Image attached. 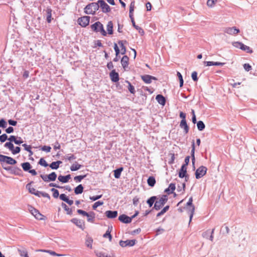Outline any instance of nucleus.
<instances>
[{
  "mask_svg": "<svg viewBox=\"0 0 257 257\" xmlns=\"http://www.w3.org/2000/svg\"><path fill=\"white\" fill-rule=\"evenodd\" d=\"M99 9V4L97 3H92L87 5L84 8V12L88 15H93Z\"/></svg>",
  "mask_w": 257,
  "mask_h": 257,
  "instance_id": "1",
  "label": "nucleus"
},
{
  "mask_svg": "<svg viewBox=\"0 0 257 257\" xmlns=\"http://www.w3.org/2000/svg\"><path fill=\"white\" fill-rule=\"evenodd\" d=\"M158 200L155 201L154 209L156 210H160L167 202L168 198L166 195H162L160 198H158Z\"/></svg>",
  "mask_w": 257,
  "mask_h": 257,
  "instance_id": "2",
  "label": "nucleus"
},
{
  "mask_svg": "<svg viewBox=\"0 0 257 257\" xmlns=\"http://www.w3.org/2000/svg\"><path fill=\"white\" fill-rule=\"evenodd\" d=\"M91 29L96 32H100L102 35L105 36L107 33L104 29L103 25L100 22H97L91 25Z\"/></svg>",
  "mask_w": 257,
  "mask_h": 257,
  "instance_id": "3",
  "label": "nucleus"
},
{
  "mask_svg": "<svg viewBox=\"0 0 257 257\" xmlns=\"http://www.w3.org/2000/svg\"><path fill=\"white\" fill-rule=\"evenodd\" d=\"M40 177L45 182L54 181L56 179L57 174L52 172L48 175L41 174Z\"/></svg>",
  "mask_w": 257,
  "mask_h": 257,
  "instance_id": "4",
  "label": "nucleus"
},
{
  "mask_svg": "<svg viewBox=\"0 0 257 257\" xmlns=\"http://www.w3.org/2000/svg\"><path fill=\"white\" fill-rule=\"evenodd\" d=\"M207 171L206 167L202 166L199 167L196 171L195 177L196 179H200L204 176Z\"/></svg>",
  "mask_w": 257,
  "mask_h": 257,
  "instance_id": "5",
  "label": "nucleus"
},
{
  "mask_svg": "<svg viewBox=\"0 0 257 257\" xmlns=\"http://www.w3.org/2000/svg\"><path fill=\"white\" fill-rule=\"evenodd\" d=\"M1 158L0 162L2 163H6L9 165H15L17 163V161L11 157L3 155L2 157H1Z\"/></svg>",
  "mask_w": 257,
  "mask_h": 257,
  "instance_id": "6",
  "label": "nucleus"
},
{
  "mask_svg": "<svg viewBox=\"0 0 257 257\" xmlns=\"http://www.w3.org/2000/svg\"><path fill=\"white\" fill-rule=\"evenodd\" d=\"M98 4H99V8L100 7L102 9L103 13H106L110 12V8L109 6L103 0H99Z\"/></svg>",
  "mask_w": 257,
  "mask_h": 257,
  "instance_id": "7",
  "label": "nucleus"
},
{
  "mask_svg": "<svg viewBox=\"0 0 257 257\" xmlns=\"http://www.w3.org/2000/svg\"><path fill=\"white\" fill-rule=\"evenodd\" d=\"M29 210L31 214L33 215L36 219L39 220H42L43 219V215H42L36 209L34 208L32 206H30L29 207Z\"/></svg>",
  "mask_w": 257,
  "mask_h": 257,
  "instance_id": "8",
  "label": "nucleus"
},
{
  "mask_svg": "<svg viewBox=\"0 0 257 257\" xmlns=\"http://www.w3.org/2000/svg\"><path fill=\"white\" fill-rule=\"evenodd\" d=\"M224 32L229 35H234L239 33L240 30L235 27H226L224 29Z\"/></svg>",
  "mask_w": 257,
  "mask_h": 257,
  "instance_id": "9",
  "label": "nucleus"
},
{
  "mask_svg": "<svg viewBox=\"0 0 257 257\" xmlns=\"http://www.w3.org/2000/svg\"><path fill=\"white\" fill-rule=\"evenodd\" d=\"M89 20L90 17L89 16H84L79 18L78 22L80 26L85 27L89 24Z\"/></svg>",
  "mask_w": 257,
  "mask_h": 257,
  "instance_id": "10",
  "label": "nucleus"
},
{
  "mask_svg": "<svg viewBox=\"0 0 257 257\" xmlns=\"http://www.w3.org/2000/svg\"><path fill=\"white\" fill-rule=\"evenodd\" d=\"M136 242V240L132 239V240H126L125 241L120 240L119 242V245L121 247H126V246H134Z\"/></svg>",
  "mask_w": 257,
  "mask_h": 257,
  "instance_id": "11",
  "label": "nucleus"
},
{
  "mask_svg": "<svg viewBox=\"0 0 257 257\" xmlns=\"http://www.w3.org/2000/svg\"><path fill=\"white\" fill-rule=\"evenodd\" d=\"M187 166L182 165L179 172V177L181 178H185V181H187L189 177L186 175Z\"/></svg>",
  "mask_w": 257,
  "mask_h": 257,
  "instance_id": "12",
  "label": "nucleus"
},
{
  "mask_svg": "<svg viewBox=\"0 0 257 257\" xmlns=\"http://www.w3.org/2000/svg\"><path fill=\"white\" fill-rule=\"evenodd\" d=\"M192 202H193V198L192 197H191L189 198L188 202L186 204V206H190V215L189 222H190L192 220V218L193 217V214L194 213V211H195V207L192 204Z\"/></svg>",
  "mask_w": 257,
  "mask_h": 257,
  "instance_id": "13",
  "label": "nucleus"
},
{
  "mask_svg": "<svg viewBox=\"0 0 257 257\" xmlns=\"http://www.w3.org/2000/svg\"><path fill=\"white\" fill-rule=\"evenodd\" d=\"M109 76L111 80L113 82H116L119 80V75L115 70H112L109 74Z\"/></svg>",
  "mask_w": 257,
  "mask_h": 257,
  "instance_id": "14",
  "label": "nucleus"
},
{
  "mask_svg": "<svg viewBox=\"0 0 257 257\" xmlns=\"http://www.w3.org/2000/svg\"><path fill=\"white\" fill-rule=\"evenodd\" d=\"M142 80L146 83L149 84L151 83L152 80H157L155 77L149 75H145L141 76Z\"/></svg>",
  "mask_w": 257,
  "mask_h": 257,
  "instance_id": "15",
  "label": "nucleus"
},
{
  "mask_svg": "<svg viewBox=\"0 0 257 257\" xmlns=\"http://www.w3.org/2000/svg\"><path fill=\"white\" fill-rule=\"evenodd\" d=\"M118 219L119 221L124 223H128L132 221L131 218L125 214H122L120 215L118 217Z\"/></svg>",
  "mask_w": 257,
  "mask_h": 257,
  "instance_id": "16",
  "label": "nucleus"
},
{
  "mask_svg": "<svg viewBox=\"0 0 257 257\" xmlns=\"http://www.w3.org/2000/svg\"><path fill=\"white\" fill-rule=\"evenodd\" d=\"M105 214L108 218L112 219L117 216V212L116 211L108 210L105 212Z\"/></svg>",
  "mask_w": 257,
  "mask_h": 257,
  "instance_id": "17",
  "label": "nucleus"
},
{
  "mask_svg": "<svg viewBox=\"0 0 257 257\" xmlns=\"http://www.w3.org/2000/svg\"><path fill=\"white\" fill-rule=\"evenodd\" d=\"M71 178V175H67L66 176H62L60 175L59 176L58 179L59 181L61 182L62 183H65L69 181V180Z\"/></svg>",
  "mask_w": 257,
  "mask_h": 257,
  "instance_id": "18",
  "label": "nucleus"
},
{
  "mask_svg": "<svg viewBox=\"0 0 257 257\" xmlns=\"http://www.w3.org/2000/svg\"><path fill=\"white\" fill-rule=\"evenodd\" d=\"M156 99L159 104L162 105H164L165 104L166 99L162 95H157L156 97Z\"/></svg>",
  "mask_w": 257,
  "mask_h": 257,
  "instance_id": "19",
  "label": "nucleus"
},
{
  "mask_svg": "<svg viewBox=\"0 0 257 257\" xmlns=\"http://www.w3.org/2000/svg\"><path fill=\"white\" fill-rule=\"evenodd\" d=\"M180 126L182 128L184 129V132L185 133V134H187L188 133L189 128L187 124L186 121H184V120H181L180 123Z\"/></svg>",
  "mask_w": 257,
  "mask_h": 257,
  "instance_id": "20",
  "label": "nucleus"
},
{
  "mask_svg": "<svg viewBox=\"0 0 257 257\" xmlns=\"http://www.w3.org/2000/svg\"><path fill=\"white\" fill-rule=\"evenodd\" d=\"M128 57L127 56H124L121 60V64L123 68L125 70V68L128 66Z\"/></svg>",
  "mask_w": 257,
  "mask_h": 257,
  "instance_id": "21",
  "label": "nucleus"
},
{
  "mask_svg": "<svg viewBox=\"0 0 257 257\" xmlns=\"http://www.w3.org/2000/svg\"><path fill=\"white\" fill-rule=\"evenodd\" d=\"M176 188L175 185L173 183H171L168 188L165 190V192L168 194H172Z\"/></svg>",
  "mask_w": 257,
  "mask_h": 257,
  "instance_id": "22",
  "label": "nucleus"
},
{
  "mask_svg": "<svg viewBox=\"0 0 257 257\" xmlns=\"http://www.w3.org/2000/svg\"><path fill=\"white\" fill-rule=\"evenodd\" d=\"M191 158H192V163L193 165L194 166L195 158V144L194 142H192V150L191 152Z\"/></svg>",
  "mask_w": 257,
  "mask_h": 257,
  "instance_id": "23",
  "label": "nucleus"
},
{
  "mask_svg": "<svg viewBox=\"0 0 257 257\" xmlns=\"http://www.w3.org/2000/svg\"><path fill=\"white\" fill-rule=\"evenodd\" d=\"M71 222L74 223L76 225L79 227L80 228H82L83 227V222L82 221L78 219L77 218H73L71 219Z\"/></svg>",
  "mask_w": 257,
  "mask_h": 257,
  "instance_id": "24",
  "label": "nucleus"
},
{
  "mask_svg": "<svg viewBox=\"0 0 257 257\" xmlns=\"http://www.w3.org/2000/svg\"><path fill=\"white\" fill-rule=\"evenodd\" d=\"M106 29L109 35L113 34V23L112 21H109L107 24Z\"/></svg>",
  "mask_w": 257,
  "mask_h": 257,
  "instance_id": "25",
  "label": "nucleus"
},
{
  "mask_svg": "<svg viewBox=\"0 0 257 257\" xmlns=\"http://www.w3.org/2000/svg\"><path fill=\"white\" fill-rule=\"evenodd\" d=\"M35 195L39 197L42 196L43 197L47 198L49 199H50V196L48 193L43 192L39 191L38 190L37 192H36Z\"/></svg>",
  "mask_w": 257,
  "mask_h": 257,
  "instance_id": "26",
  "label": "nucleus"
},
{
  "mask_svg": "<svg viewBox=\"0 0 257 257\" xmlns=\"http://www.w3.org/2000/svg\"><path fill=\"white\" fill-rule=\"evenodd\" d=\"M47 15V21L48 23H50L52 20V10L50 8H47L46 10Z\"/></svg>",
  "mask_w": 257,
  "mask_h": 257,
  "instance_id": "27",
  "label": "nucleus"
},
{
  "mask_svg": "<svg viewBox=\"0 0 257 257\" xmlns=\"http://www.w3.org/2000/svg\"><path fill=\"white\" fill-rule=\"evenodd\" d=\"M123 171V168L120 167L119 168L114 171V177L116 179H118L120 178V174L121 172Z\"/></svg>",
  "mask_w": 257,
  "mask_h": 257,
  "instance_id": "28",
  "label": "nucleus"
},
{
  "mask_svg": "<svg viewBox=\"0 0 257 257\" xmlns=\"http://www.w3.org/2000/svg\"><path fill=\"white\" fill-rule=\"evenodd\" d=\"M62 163L60 161H57L56 162H53L50 165V167L52 169H57L59 168V165Z\"/></svg>",
  "mask_w": 257,
  "mask_h": 257,
  "instance_id": "29",
  "label": "nucleus"
},
{
  "mask_svg": "<svg viewBox=\"0 0 257 257\" xmlns=\"http://www.w3.org/2000/svg\"><path fill=\"white\" fill-rule=\"evenodd\" d=\"M21 166L25 171H29L32 168L31 164L28 162L23 163L22 164Z\"/></svg>",
  "mask_w": 257,
  "mask_h": 257,
  "instance_id": "30",
  "label": "nucleus"
},
{
  "mask_svg": "<svg viewBox=\"0 0 257 257\" xmlns=\"http://www.w3.org/2000/svg\"><path fill=\"white\" fill-rule=\"evenodd\" d=\"M81 167L82 166L81 165L79 164L77 162H75L71 165L70 167V170L72 171H75L80 169Z\"/></svg>",
  "mask_w": 257,
  "mask_h": 257,
  "instance_id": "31",
  "label": "nucleus"
},
{
  "mask_svg": "<svg viewBox=\"0 0 257 257\" xmlns=\"http://www.w3.org/2000/svg\"><path fill=\"white\" fill-rule=\"evenodd\" d=\"M83 187L81 184L79 185L74 189V192L76 194H79L83 192Z\"/></svg>",
  "mask_w": 257,
  "mask_h": 257,
  "instance_id": "32",
  "label": "nucleus"
},
{
  "mask_svg": "<svg viewBox=\"0 0 257 257\" xmlns=\"http://www.w3.org/2000/svg\"><path fill=\"white\" fill-rule=\"evenodd\" d=\"M157 199V197L156 196H152L147 200V203L150 207H152Z\"/></svg>",
  "mask_w": 257,
  "mask_h": 257,
  "instance_id": "33",
  "label": "nucleus"
},
{
  "mask_svg": "<svg viewBox=\"0 0 257 257\" xmlns=\"http://www.w3.org/2000/svg\"><path fill=\"white\" fill-rule=\"evenodd\" d=\"M147 182L151 187H153L156 183V180L154 177H150L148 179Z\"/></svg>",
  "mask_w": 257,
  "mask_h": 257,
  "instance_id": "34",
  "label": "nucleus"
},
{
  "mask_svg": "<svg viewBox=\"0 0 257 257\" xmlns=\"http://www.w3.org/2000/svg\"><path fill=\"white\" fill-rule=\"evenodd\" d=\"M125 82L128 84L127 88H128V90H129V91L132 94H135L136 92V91H135L134 86H133L131 84V83L127 80H126Z\"/></svg>",
  "mask_w": 257,
  "mask_h": 257,
  "instance_id": "35",
  "label": "nucleus"
},
{
  "mask_svg": "<svg viewBox=\"0 0 257 257\" xmlns=\"http://www.w3.org/2000/svg\"><path fill=\"white\" fill-rule=\"evenodd\" d=\"M197 126L199 131H202L205 128V125L202 121L199 120L197 122Z\"/></svg>",
  "mask_w": 257,
  "mask_h": 257,
  "instance_id": "36",
  "label": "nucleus"
},
{
  "mask_svg": "<svg viewBox=\"0 0 257 257\" xmlns=\"http://www.w3.org/2000/svg\"><path fill=\"white\" fill-rule=\"evenodd\" d=\"M87 217V221L89 222H92L95 217V214L93 212L87 213V215H86Z\"/></svg>",
  "mask_w": 257,
  "mask_h": 257,
  "instance_id": "37",
  "label": "nucleus"
},
{
  "mask_svg": "<svg viewBox=\"0 0 257 257\" xmlns=\"http://www.w3.org/2000/svg\"><path fill=\"white\" fill-rule=\"evenodd\" d=\"M26 188L28 189L30 193L34 194L35 195L36 192H37V190L35 189L34 188L31 187V183L28 184L26 185Z\"/></svg>",
  "mask_w": 257,
  "mask_h": 257,
  "instance_id": "38",
  "label": "nucleus"
},
{
  "mask_svg": "<svg viewBox=\"0 0 257 257\" xmlns=\"http://www.w3.org/2000/svg\"><path fill=\"white\" fill-rule=\"evenodd\" d=\"M240 49L245 51L247 53H251L252 52V50L250 49L249 47L243 44H242L241 47H240Z\"/></svg>",
  "mask_w": 257,
  "mask_h": 257,
  "instance_id": "39",
  "label": "nucleus"
},
{
  "mask_svg": "<svg viewBox=\"0 0 257 257\" xmlns=\"http://www.w3.org/2000/svg\"><path fill=\"white\" fill-rule=\"evenodd\" d=\"M118 44L121 48V54H124L126 52V49L124 46L123 41H119L118 42Z\"/></svg>",
  "mask_w": 257,
  "mask_h": 257,
  "instance_id": "40",
  "label": "nucleus"
},
{
  "mask_svg": "<svg viewBox=\"0 0 257 257\" xmlns=\"http://www.w3.org/2000/svg\"><path fill=\"white\" fill-rule=\"evenodd\" d=\"M20 151H21L20 147H16L15 148L14 146H13V148L12 149V150H11V152L14 155L19 153L20 152Z\"/></svg>",
  "mask_w": 257,
  "mask_h": 257,
  "instance_id": "41",
  "label": "nucleus"
},
{
  "mask_svg": "<svg viewBox=\"0 0 257 257\" xmlns=\"http://www.w3.org/2000/svg\"><path fill=\"white\" fill-rule=\"evenodd\" d=\"M93 239L91 237H88L86 240V245L89 248H92V243Z\"/></svg>",
  "mask_w": 257,
  "mask_h": 257,
  "instance_id": "42",
  "label": "nucleus"
},
{
  "mask_svg": "<svg viewBox=\"0 0 257 257\" xmlns=\"http://www.w3.org/2000/svg\"><path fill=\"white\" fill-rule=\"evenodd\" d=\"M62 206L63 207V208L65 209V210L66 211L67 213L68 214L71 215L72 214V211L71 209L68 207L65 204L62 203Z\"/></svg>",
  "mask_w": 257,
  "mask_h": 257,
  "instance_id": "43",
  "label": "nucleus"
},
{
  "mask_svg": "<svg viewBox=\"0 0 257 257\" xmlns=\"http://www.w3.org/2000/svg\"><path fill=\"white\" fill-rule=\"evenodd\" d=\"M185 183H183L182 184L181 186H178L177 187V191L183 193L185 191Z\"/></svg>",
  "mask_w": 257,
  "mask_h": 257,
  "instance_id": "44",
  "label": "nucleus"
},
{
  "mask_svg": "<svg viewBox=\"0 0 257 257\" xmlns=\"http://www.w3.org/2000/svg\"><path fill=\"white\" fill-rule=\"evenodd\" d=\"M110 231L111 230H109V228L108 229V230L106 231L105 234H103V236L104 237H108L109 241H111L112 239V236L110 234Z\"/></svg>",
  "mask_w": 257,
  "mask_h": 257,
  "instance_id": "45",
  "label": "nucleus"
},
{
  "mask_svg": "<svg viewBox=\"0 0 257 257\" xmlns=\"http://www.w3.org/2000/svg\"><path fill=\"white\" fill-rule=\"evenodd\" d=\"M51 191L53 192V196L55 198H57L58 197L59 195V191L58 190L55 189V188H52L51 189Z\"/></svg>",
  "mask_w": 257,
  "mask_h": 257,
  "instance_id": "46",
  "label": "nucleus"
},
{
  "mask_svg": "<svg viewBox=\"0 0 257 257\" xmlns=\"http://www.w3.org/2000/svg\"><path fill=\"white\" fill-rule=\"evenodd\" d=\"M86 177V175H80V176H75L74 178V180L76 181V182H80L81 181V180L82 179H83L85 177Z\"/></svg>",
  "mask_w": 257,
  "mask_h": 257,
  "instance_id": "47",
  "label": "nucleus"
},
{
  "mask_svg": "<svg viewBox=\"0 0 257 257\" xmlns=\"http://www.w3.org/2000/svg\"><path fill=\"white\" fill-rule=\"evenodd\" d=\"M177 76L179 78V82H180V87H182L183 85V77L181 75V74L179 72H177Z\"/></svg>",
  "mask_w": 257,
  "mask_h": 257,
  "instance_id": "48",
  "label": "nucleus"
},
{
  "mask_svg": "<svg viewBox=\"0 0 257 257\" xmlns=\"http://www.w3.org/2000/svg\"><path fill=\"white\" fill-rule=\"evenodd\" d=\"M19 253L21 256L25 257L28 254L26 249H18Z\"/></svg>",
  "mask_w": 257,
  "mask_h": 257,
  "instance_id": "49",
  "label": "nucleus"
},
{
  "mask_svg": "<svg viewBox=\"0 0 257 257\" xmlns=\"http://www.w3.org/2000/svg\"><path fill=\"white\" fill-rule=\"evenodd\" d=\"M103 204V202L100 201H98L94 203L92 206V208L94 210H95L97 207L99 206L102 205Z\"/></svg>",
  "mask_w": 257,
  "mask_h": 257,
  "instance_id": "50",
  "label": "nucleus"
},
{
  "mask_svg": "<svg viewBox=\"0 0 257 257\" xmlns=\"http://www.w3.org/2000/svg\"><path fill=\"white\" fill-rule=\"evenodd\" d=\"M13 144L10 142H7L4 145L5 147L8 148L10 151L13 148Z\"/></svg>",
  "mask_w": 257,
  "mask_h": 257,
  "instance_id": "51",
  "label": "nucleus"
},
{
  "mask_svg": "<svg viewBox=\"0 0 257 257\" xmlns=\"http://www.w3.org/2000/svg\"><path fill=\"white\" fill-rule=\"evenodd\" d=\"M39 164L40 165L43 166L45 167H46L48 166V164H47V163L46 162V161L43 158L40 159V160H39Z\"/></svg>",
  "mask_w": 257,
  "mask_h": 257,
  "instance_id": "52",
  "label": "nucleus"
},
{
  "mask_svg": "<svg viewBox=\"0 0 257 257\" xmlns=\"http://www.w3.org/2000/svg\"><path fill=\"white\" fill-rule=\"evenodd\" d=\"M7 126V122L3 118L0 120V127L6 128Z\"/></svg>",
  "mask_w": 257,
  "mask_h": 257,
  "instance_id": "53",
  "label": "nucleus"
},
{
  "mask_svg": "<svg viewBox=\"0 0 257 257\" xmlns=\"http://www.w3.org/2000/svg\"><path fill=\"white\" fill-rule=\"evenodd\" d=\"M8 139V136L6 134H4L0 136V141L1 143L5 142Z\"/></svg>",
  "mask_w": 257,
  "mask_h": 257,
  "instance_id": "54",
  "label": "nucleus"
},
{
  "mask_svg": "<svg viewBox=\"0 0 257 257\" xmlns=\"http://www.w3.org/2000/svg\"><path fill=\"white\" fill-rule=\"evenodd\" d=\"M243 43L239 42H234L232 43V45L234 47L238 48H240L241 47V46Z\"/></svg>",
  "mask_w": 257,
  "mask_h": 257,
  "instance_id": "55",
  "label": "nucleus"
},
{
  "mask_svg": "<svg viewBox=\"0 0 257 257\" xmlns=\"http://www.w3.org/2000/svg\"><path fill=\"white\" fill-rule=\"evenodd\" d=\"M41 150L46 152H50L51 150V148L50 146H44L41 148Z\"/></svg>",
  "mask_w": 257,
  "mask_h": 257,
  "instance_id": "56",
  "label": "nucleus"
},
{
  "mask_svg": "<svg viewBox=\"0 0 257 257\" xmlns=\"http://www.w3.org/2000/svg\"><path fill=\"white\" fill-rule=\"evenodd\" d=\"M191 77H192V79L194 81H197V80H198L197 73L196 71H194V72H192V75H191Z\"/></svg>",
  "mask_w": 257,
  "mask_h": 257,
  "instance_id": "57",
  "label": "nucleus"
},
{
  "mask_svg": "<svg viewBox=\"0 0 257 257\" xmlns=\"http://www.w3.org/2000/svg\"><path fill=\"white\" fill-rule=\"evenodd\" d=\"M65 159L71 161L75 159L76 157L74 155L69 154L65 156Z\"/></svg>",
  "mask_w": 257,
  "mask_h": 257,
  "instance_id": "58",
  "label": "nucleus"
},
{
  "mask_svg": "<svg viewBox=\"0 0 257 257\" xmlns=\"http://www.w3.org/2000/svg\"><path fill=\"white\" fill-rule=\"evenodd\" d=\"M216 0H208L207 2V5L209 7H212L214 5L215 2Z\"/></svg>",
  "mask_w": 257,
  "mask_h": 257,
  "instance_id": "59",
  "label": "nucleus"
},
{
  "mask_svg": "<svg viewBox=\"0 0 257 257\" xmlns=\"http://www.w3.org/2000/svg\"><path fill=\"white\" fill-rule=\"evenodd\" d=\"M23 143V141L21 137H17L15 144L16 145H20Z\"/></svg>",
  "mask_w": 257,
  "mask_h": 257,
  "instance_id": "60",
  "label": "nucleus"
},
{
  "mask_svg": "<svg viewBox=\"0 0 257 257\" xmlns=\"http://www.w3.org/2000/svg\"><path fill=\"white\" fill-rule=\"evenodd\" d=\"M102 196V195H96L95 196H90L89 198L92 201H95L101 198Z\"/></svg>",
  "mask_w": 257,
  "mask_h": 257,
  "instance_id": "61",
  "label": "nucleus"
},
{
  "mask_svg": "<svg viewBox=\"0 0 257 257\" xmlns=\"http://www.w3.org/2000/svg\"><path fill=\"white\" fill-rule=\"evenodd\" d=\"M133 204L135 206L138 205L139 202V198L137 196L135 197L133 199Z\"/></svg>",
  "mask_w": 257,
  "mask_h": 257,
  "instance_id": "62",
  "label": "nucleus"
},
{
  "mask_svg": "<svg viewBox=\"0 0 257 257\" xmlns=\"http://www.w3.org/2000/svg\"><path fill=\"white\" fill-rule=\"evenodd\" d=\"M77 212L78 214H81L83 216H86V215H87V212L86 211L81 210V209H78L77 210Z\"/></svg>",
  "mask_w": 257,
  "mask_h": 257,
  "instance_id": "63",
  "label": "nucleus"
},
{
  "mask_svg": "<svg viewBox=\"0 0 257 257\" xmlns=\"http://www.w3.org/2000/svg\"><path fill=\"white\" fill-rule=\"evenodd\" d=\"M243 68L246 71H249L251 69V66L249 64H244Z\"/></svg>",
  "mask_w": 257,
  "mask_h": 257,
  "instance_id": "64",
  "label": "nucleus"
}]
</instances>
